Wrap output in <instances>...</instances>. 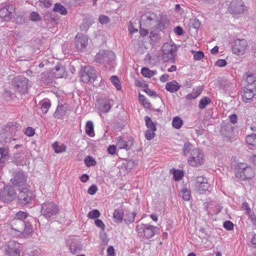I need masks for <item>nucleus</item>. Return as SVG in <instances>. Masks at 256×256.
<instances>
[{"mask_svg":"<svg viewBox=\"0 0 256 256\" xmlns=\"http://www.w3.org/2000/svg\"><path fill=\"white\" fill-rule=\"evenodd\" d=\"M114 58L115 55L112 52L100 50L96 54L95 60L105 66L106 70H110L113 67Z\"/></svg>","mask_w":256,"mask_h":256,"instance_id":"nucleus-1","label":"nucleus"},{"mask_svg":"<svg viewBox=\"0 0 256 256\" xmlns=\"http://www.w3.org/2000/svg\"><path fill=\"white\" fill-rule=\"evenodd\" d=\"M162 58L165 62L174 63L178 47L174 42H166L162 47Z\"/></svg>","mask_w":256,"mask_h":256,"instance_id":"nucleus-2","label":"nucleus"},{"mask_svg":"<svg viewBox=\"0 0 256 256\" xmlns=\"http://www.w3.org/2000/svg\"><path fill=\"white\" fill-rule=\"evenodd\" d=\"M136 230L140 236L147 240L152 238L160 232V228L158 227L148 224L138 225Z\"/></svg>","mask_w":256,"mask_h":256,"instance_id":"nucleus-3","label":"nucleus"},{"mask_svg":"<svg viewBox=\"0 0 256 256\" xmlns=\"http://www.w3.org/2000/svg\"><path fill=\"white\" fill-rule=\"evenodd\" d=\"M236 177L240 180H245L252 178L254 176L253 168L246 163L240 162L238 164Z\"/></svg>","mask_w":256,"mask_h":256,"instance_id":"nucleus-4","label":"nucleus"},{"mask_svg":"<svg viewBox=\"0 0 256 256\" xmlns=\"http://www.w3.org/2000/svg\"><path fill=\"white\" fill-rule=\"evenodd\" d=\"M59 211V206L53 202H46L41 204L40 214L48 220L56 215Z\"/></svg>","mask_w":256,"mask_h":256,"instance_id":"nucleus-5","label":"nucleus"},{"mask_svg":"<svg viewBox=\"0 0 256 256\" xmlns=\"http://www.w3.org/2000/svg\"><path fill=\"white\" fill-rule=\"evenodd\" d=\"M96 78V71L91 66L82 67L80 71V80L84 83L94 82Z\"/></svg>","mask_w":256,"mask_h":256,"instance_id":"nucleus-6","label":"nucleus"},{"mask_svg":"<svg viewBox=\"0 0 256 256\" xmlns=\"http://www.w3.org/2000/svg\"><path fill=\"white\" fill-rule=\"evenodd\" d=\"M204 161V154L198 149H194L191 152V156L188 160V163L192 166L201 165Z\"/></svg>","mask_w":256,"mask_h":256,"instance_id":"nucleus-7","label":"nucleus"},{"mask_svg":"<svg viewBox=\"0 0 256 256\" xmlns=\"http://www.w3.org/2000/svg\"><path fill=\"white\" fill-rule=\"evenodd\" d=\"M18 202L21 205H26L32 200L34 198V194L32 190L24 188L18 194Z\"/></svg>","mask_w":256,"mask_h":256,"instance_id":"nucleus-8","label":"nucleus"},{"mask_svg":"<svg viewBox=\"0 0 256 256\" xmlns=\"http://www.w3.org/2000/svg\"><path fill=\"white\" fill-rule=\"evenodd\" d=\"M16 194L13 186H6L0 192V200L4 202H8L13 200Z\"/></svg>","mask_w":256,"mask_h":256,"instance_id":"nucleus-9","label":"nucleus"},{"mask_svg":"<svg viewBox=\"0 0 256 256\" xmlns=\"http://www.w3.org/2000/svg\"><path fill=\"white\" fill-rule=\"evenodd\" d=\"M157 16L154 13L147 12L141 16L140 24L146 28H150L156 22Z\"/></svg>","mask_w":256,"mask_h":256,"instance_id":"nucleus-10","label":"nucleus"},{"mask_svg":"<svg viewBox=\"0 0 256 256\" xmlns=\"http://www.w3.org/2000/svg\"><path fill=\"white\" fill-rule=\"evenodd\" d=\"M20 244L12 240L8 242L6 254V256H20Z\"/></svg>","mask_w":256,"mask_h":256,"instance_id":"nucleus-11","label":"nucleus"},{"mask_svg":"<svg viewBox=\"0 0 256 256\" xmlns=\"http://www.w3.org/2000/svg\"><path fill=\"white\" fill-rule=\"evenodd\" d=\"M245 8L242 0H232L228 8V10L232 14H240L244 11Z\"/></svg>","mask_w":256,"mask_h":256,"instance_id":"nucleus-12","label":"nucleus"},{"mask_svg":"<svg viewBox=\"0 0 256 256\" xmlns=\"http://www.w3.org/2000/svg\"><path fill=\"white\" fill-rule=\"evenodd\" d=\"M28 79L22 76L14 79V83L16 90L22 94H25L28 90Z\"/></svg>","mask_w":256,"mask_h":256,"instance_id":"nucleus-13","label":"nucleus"},{"mask_svg":"<svg viewBox=\"0 0 256 256\" xmlns=\"http://www.w3.org/2000/svg\"><path fill=\"white\" fill-rule=\"evenodd\" d=\"M248 44L244 39H238L234 41L232 48L233 52L237 55H241L244 53Z\"/></svg>","mask_w":256,"mask_h":256,"instance_id":"nucleus-14","label":"nucleus"},{"mask_svg":"<svg viewBox=\"0 0 256 256\" xmlns=\"http://www.w3.org/2000/svg\"><path fill=\"white\" fill-rule=\"evenodd\" d=\"M27 176L22 171H18L14 175V178L10 181L14 186H21L26 184Z\"/></svg>","mask_w":256,"mask_h":256,"instance_id":"nucleus-15","label":"nucleus"},{"mask_svg":"<svg viewBox=\"0 0 256 256\" xmlns=\"http://www.w3.org/2000/svg\"><path fill=\"white\" fill-rule=\"evenodd\" d=\"M209 184L208 180L204 176H198L196 178V186L197 191L202 194L208 190Z\"/></svg>","mask_w":256,"mask_h":256,"instance_id":"nucleus-16","label":"nucleus"},{"mask_svg":"<svg viewBox=\"0 0 256 256\" xmlns=\"http://www.w3.org/2000/svg\"><path fill=\"white\" fill-rule=\"evenodd\" d=\"M75 41L77 50L82 51L86 47L88 38L82 34H78L75 37Z\"/></svg>","mask_w":256,"mask_h":256,"instance_id":"nucleus-17","label":"nucleus"},{"mask_svg":"<svg viewBox=\"0 0 256 256\" xmlns=\"http://www.w3.org/2000/svg\"><path fill=\"white\" fill-rule=\"evenodd\" d=\"M14 11L12 6L6 5L0 9V17L3 20L9 21L13 16Z\"/></svg>","mask_w":256,"mask_h":256,"instance_id":"nucleus-18","label":"nucleus"},{"mask_svg":"<svg viewBox=\"0 0 256 256\" xmlns=\"http://www.w3.org/2000/svg\"><path fill=\"white\" fill-rule=\"evenodd\" d=\"M256 95V87L254 88H250L244 87L242 92V98L244 102H249Z\"/></svg>","mask_w":256,"mask_h":256,"instance_id":"nucleus-19","label":"nucleus"},{"mask_svg":"<svg viewBox=\"0 0 256 256\" xmlns=\"http://www.w3.org/2000/svg\"><path fill=\"white\" fill-rule=\"evenodd\" d=\"M24 230L22 228H14L12 225H11V228L12 230L19 232L20 234L22 235L24 237L30 236L33 232L32 226L28 222L26 224L24 223Z\"/></svg>","mask_w":256,"mask_h":256,"instance_id":"nucleus-20","label":"nucleus"},{"mask_svg":"<svg viewBox=\"0 0 256 256\" xmlns=\"http://www.w3.org/2000/svg\"><path fill=\"white\" fill-rule=\"evenodd\" d=\"M81 242L76 239L74 238L72 240L70 246V250L72 254L80 253L82 250Z\"/></svg>","mask_w":256,"mask_h":256,"instance_id":"nucleus-21","label":"nucleus"},{"mask_svg":"<svg viewBox=\"0 0 256 256\" xmlns=\"http://www.w3.org/2000/svg\"><path fill=\"white\" fill-rule=\"evenodd\" d=\"M9 158L8 148L6 146L0 148V173L3 166V164L6 162Z\"/></svg>","mask_w":256,"mask_h":256,"instance_id":"nucleus-22","label":"nucleus"},{"mask_svg":"<svg viewBox=\"0 0 256 256\" xmlns=\"http://www.w3.org/2000/svg\"><path fill=\"white\" fill-rule=\"evenodd\" d=\"M68 107L66 105L58 104L54 114V118H62L66 113Z\"/></svg>","mask_w":256,"mask_h":256,"instance_id":"nucleus-23","label":"nucleus"},{"mask_svg":"<svg viewBox=\"0 0 256 256\" xmlns=\"http://www.w3.org/2000/svg\"><path fill=\"white\" fill-rule=\"evenodd\" d=\"M112 106L110 101L108 99H102L99 102V110L104 113H106L110 111Z\"/></svg>","mask_w":256,"mask_h":256,"instance_id":"nucleus-24","label":"nucleus"},{"mask_svg":"<svg viewBox=\"0 0 256 256\" xmlns=\"http://www.w3.org/2000/svg\"><path fill=\"white\" fill-rule=\"evenodd\" d=\"M180 88V85L176 80H174L167 82L165 88L167 91L171 93H174L178 92Z\"/></svg>","mask_w":256,"mask_h":256,"instance_id":"nucleus-25","label":"nucleus"},{"mask_svg":"<svg viewBox=\"0 0 256 256\" xmlns=\"http://www.w3.org/2000/svg\"><path fill=\"white\" fill-rule=\"evenodd\" d=\"M136 212H131L130 210H126L124 214V221L126 224L132 223L136 216Z\"/></svg>","mask_w":256,"mask_h":256,"instance_id":"nucleus-26","label":"nucleus"},{"mask_svg":"<svg viewBox=\"0 0 256 256\" xmlns=\"http://www.w3.org/2000/svg\"><path fill=\"white\" fill-rule=\"evenodd\" d=\"M202 88L198 86L193 89L192 92L186 96L187 100H190L197 98L202 92Z\"/></svg>","mask_w":256,"mask_h":256,"instance_id":"nucleus-27","label":"nucleus"},{"mask_svg":"<svg viewBox=\"0 0 256 256\" xmlns=\"http://www.w3.org/2000/svg\"><path fill=\"white\" fill-rule=\"evenodd\" d=\"M124 212L120 209H116L113 214L114 221L117 224H120L124 220Z\"/></svg>","mask_w":256,"mask_h":256,"instance_id":"nucleus-28","label":"nucleus"},{"mask_svg":"<svg viewBox=\"0 0 256 256\" xmlns=\"http://www.w3.org/2000/svg\"><path fill=\"white\" fill-rule=\"evenodd\" d=\"M116 146L120 149H125L126 150H129L130 148V146L128 144V142L124 140L122 137L119 136L116 139Z\"/></svg>","mask_w":256,"mask_h":256,"instance_id":"nucleus-29","label":"nucleus"},{"mask_svg":"<svg viewBox=\"0 0 256 256\" xmlns=\"http://www.w3.org/2000/svg\"><path fill=\"white\" fill-rule=\"evenodd\" d=\"M94 126L92 122L88 121L86 124V133L90 137H94Z\"/></svg>","mask_w":256,"mask_h":256,"instance_id":"nucleus-30","label":"nucleus"},{"mask_svg":"<svg viewBox=\"0 0 256 256\" xmlns=\"http://www.w3.org/2000/svg\"><path fill=\"white\" fill-rule=\"evenodd\" d=\"M28 216V214L27 212L23 211H19L16 213L14 218L17 220H20L18 223L22 226H23L24 222L22 220L26 219Z\"/></svg>","mask_w":256,"mask_h":256,"instance_id":"nucleus-31","label":"nucleus"},{"mask_svg":"<svg viewBox=\"0 0 256 256\" xmlns=\"http://www.w3.org/2000/svg\"><path fill=\"white\" fill-rule=\"evenodd\" d=\"M40 108L43 114H46L50 107L51 103L48 100H44L40 102Z\"/></svg>","mask_w":256,"mask_h":256,"instance_id":"nucleus-32","label":"nucleus"},{"mask_svg":"<svg viewBox=\"0 0 256 256\" xmlns=\"http://www.w3.org/2000/svg\"><path fill=\"white\" fill-rule=\"evenodd\" d=\"M52 10L54 12H59L62 15H66L67 14V10L60 3L54 4Z\"/></svg>","mask_w":256,"mask_h":256,"instance_id":"nucleus-33","label":"nucleus"},{"mask_svg":"<svg viewBox=\"0 0 256 256\" xmlns=\"http://www.w3.org/2000/svg\"><path fill=\"white\" fill-rule=\"evenodd\" d=\"M212 100L208 96L202 97L200 100L198 107L200 109L202 110L205 108L206 106L210 104Z\"/></svg>","mask_w":256,"mask_h":256,"instance_id":"nucleus-34","label":"nucleus"},{"mask_svg":"<svg viewBox=\"0 0 256 256\" xmlns=\"http://www.w3.org/2000/svg\"><path fill=\"white\" fill-rule=\"evenodd\" d=\"M54 72V76L56 78H60L64 76V68L62 65H57L55 68Z\"/></svg>","mask_w":256,"mask_h":256,"instance_id":"nucleus-35","label":"nucleus"},{"mask_svg":"<svg viewBox=\"0 0 256 256\" xmlns=\"http://www.w3.org/2000/svg\"><path fill=\"white\" fill-rule=\"evenodd\" d=\"M170 172L173 174L174 179L175 181L180 180L184 176V172L182 170L172 169Z\"/></svg>","mask_w":256,"mask_h":256,"instance_id":"nucleus-36","label":"nucleus"},{"mask_svg":"<svg viewBox=\"0 0 256 256\" xmlns=\"http://www.w3.org/2000/svg\"><path fill=\"white\" fill-rule=\"evenodd\" d=\"M52 148L56 153H61L66 150V147L64 144L59 145L58 142H56L52 144Z\"/></svg>","mask_w":256,"mask_h":256,"instance_id":"nucleus-37","label":"nucleus"},{"mask_svg":"<svg viewBox=\"0 0 256 256\" xmlns=\"http://www.w3.org/2000/svg\"><path fill=\"white\" fill-rule=\"evenodd\" d=\"M144 120L146 122V126L148 128V130H156L154 123L152 120L151 118L149 116H146L144 117Z\"/></svg>","mask_w":256,"mask_h":256,"instance_id":"nucleus-38","label":"nucleus"},{"mask_svg":"<svg viewBox=\"0 0 256 256\" xmlns=\"http://www.w3.org/2000/svg\"><path fill=\"white\" fill-rule=\"evenodd\" d=\"M183 124V120L179 117H174L172 121V126L176 129H180Z\"/></svg>","mask_w":256,"mask_h":256,"instance_id":"nucleus-39","label":"nucleus"},{"mask_svg":"<svg viewBox=\"0 0 256 256\" xmlns=\"http://www.w3.org/2000/svg\"><path fill=\"white\" fill-rule=\"evenodd\" d=\"M246 142L248 146H256V134H252L246 137Z\"/></svg>","mask_w":256,"mask_h":256,"instance_id":"nucleus-40","label":"nucleus"},{"mask_svg":"<svg viewBox=\"0 0 256 256\" xmlns=\"http://www.w3.org/2000/svg\"><path fill=\"white\" fill-rule=\"evenodd\" d=\"M110 81L114 86L117 90H120L122 89L120 80L117 76H111Z\"/></svg>","mask_w":256,"mask_h":256,"instance_id":"nucleus-41","label":"nucleus"},{"mask_svg":"<svg viewBox=\"0 0 256 256\" xmlns=\"http://www.w3.org/2000/svg\"><path fill=\"white\" fill-rule=\"evenodd\" d=\"M182 198L184 200L188 201L191 197L190 192L187 188H183L180 192Z\"/></svg>","mask_w":256,"mask_h":256,"instance_id":"nucleus-42","label":"nucleus"},{"mask_svg":"<svg viewBox=\"0 0 256 256\" xmlns=\"http://www.w3.org/2000/svg\"><path fill=\"white\" fill-rule=\"evenodd\" d=\"M84 163L87 167H90L96 166V162L92 156H88L86 157Z\"/></svg>","mask_w":256,"mask_h":256,"instance_id":"nucleus-43","label":"nucleus"},{"mask_svg":"<svg viewBox=\"0 0 256 256\" xmlns=\"http://www.w3.org/2000/svg\"><path fill=\"white\" fill-rule=\"evenodd\" d=\"M100 215V212L98 210H94L88 213V217L90 219H96Z\"/></svg>","mask_w":256,"mask_h":256,"instance_id":"nucleus-44","label":"nucleus"},{"mask_svg":"<svg viewBox=\"0 0 256 256\" xmlns=\"http://www.w3.org/2000/svg\"><path fill=\"white\" fill-rule=\"evenodd\" d=\"M192 145L188 142L184 143L183 148V153L184 156H186L190 152Z\"/></svg>","mask_w":256,"mask_h":256,"instance_id":"nucleus-45","label":"nucleus"},{"mask_svg":"<svg viewBox=\"0 0 256 256\" xmlns=\"http://www.w3.org/2000/svg\"><path fill=\"white\" fill-rule=\"evenodd\" d=\"M246 80L248 84H252L256 82V74L254 73L248 74Z\"/></svg>","mask_w":256,"mask_h":256,"instance_id":"nucleus-46","label":"nucleus"},{"mask_svg":"<svg viewBox=\"0 0 256 256\" xmlns=\"http://www.w3.org/2000/svg\"><path fill=\"white\" fill-rule=\"evenodd\" d=\"M156 130H146L145 132V137L148 140H152L155 136V132Z\"/></svg>","mask_w":256,"mask_h":256,"instance_id":"nucleus-47","label":"nucleus"},{"mask_svg":"<svg viewBox=\"0 0 256 256\" xmlns=\"http://www.w3.org/2000/svg\"><path fill=\"white\" fill-rule=\"evenodd\" d=\"M224 228L228 230H232L234 229V225L233 223L230 221L226 220L224 222L223 225Z\"/></svg>","mask_w":256,"mask_h":256,"instance_id":"nucleus-48","label":"nucleus"},{"mask_svg":"<svg viewBox=\"0 0 256 256\" xmlns=\"http://www.w3.org/2000/svg\"><path fill=\"white\" fill-rule=\"evenodd\" d=\"M40 16L36 12H32L30 15V20L33 22L39 21L40 20Z\"/></svg>","mask_w":256,"mask_h":256,"instance_id":"nucleus-49","label":"nucleus"},{"mask_svg":"<svg viewBox=\"0 0 256 256\" xmlns=\"http://www.w3.org/2000/svg\"><path fill=\"white\" fill-rule=\"evenodd\" d=\"M141 73L146 78H151L150 70L147 68H142L141 70Z\"/></svg>","mask_w":256,"mask_h":256,"instance_id":"nucleus-50","label":"nucleus"},{"mask_svg":"<svg viewBox=\"0 0 256 256\" xmlns=\"http://www.w3.org/2000/svg\"><path fill=\"white\" fill-rule=\"evenodd\" d=\"M192 52H194V58L195 60H200L204 57V54L202 51H198L196 52L192 51Z\"/></svg>","mask_w":256,"mask_h":256,"instance_id":"nucleus-51","label":"nucleus"},{"mask_svg":"<svg viewBox=\"0 0 256 256\" xmlns=\"http://www.w3.org/2000/svg\"><path fill=\"white\" fill-rule=\"evenodd\" d=\"M41 6L45 8H50L52 4V0H39Z\"/></svg>","mask_w":256,"mask_h":256,"instance_id":"nucleus-52","label":"nucleus"},{"mask_svg":"<svg viewBox=\"0 0 256 256\" xmlns=\"http://www.w3.org/2000/svg\"><path fill=\"white\" fill-rule=\"evenodd\" d=\"M96 226L100 228L102 230H104L106 228L104 224L100 219H96L94 221Z\"/></svg>","mask_w":256,"mask_h":256,"instance_id":"nucleus-53","label":"nucleus"},{"mask_svg":"<svg viewBox=\"0 0 256 256\" xmlns=\"http://www.w3.org/2000/svg\"><path fill=\"white\" fill-rule=\"evenodd\" d=\"M99 22L102 24H106L109 21V18L104 15H101L98 18Z\"/></svg>","mask_w":256,"mask_h":256,"instance_id":"nucleus-54","label":"nucleus"},{"mask_svg":"<svg viewBox=\"0 0 256 256\" xmlns=\"http://www.w3.org/2000/svg\"><path fill=\"white\" fill-rule=\"evenodd\" d=\"M97 190V186L96 184H92L88 188V192L90 195H94L96 193Z\"/></svg>","mask_w":256,"mask_h":256,"instance_id":"nucleus-55","label":"nucleus"},{"mask_svg":"<svg viewBox=\"0 0 256 256\" xmlns=\"http://www.w3.org/2000/svg\"><path fill=\"white\" fill-rule=\"evenodd\" d=\"M35 133L34 130L32 127H28L24 132L26 135L28 136H32Z\"/></svg>","mask_w":256,"mask_h":256,"instance_id":"nucleus-56","label":"nucleus"},{"mask_svg":"<svg viewBox=\"0 0 256 256\" xmlns=\"http://www.w3.org/2000/svg\"><path fill=\"white\" fill-rule=\"evenodd\" d=\"M168 24V23L166 22V20L164 21L163 20H160L158 22V28L160 30H164V28H166Z\"/></svg>","mask_w":256,"mask_h":256,"instance_id":"nucleus-57","label":"nucleus"},{"mask_svg":"<svg viewBox=\"0 0 256 256\" xmlns=\"http://www.w3.org/2000/svg\"><path fill=\"white\" fill-rule=\"evenodd\" d=\"M174 32L178 36H181L184 34V31L182 28L180 26H178L174 28Z\"/></svg>","mask_w":256,"mask_h":256,"instance_id":"nucleus-58","label":"nucleus"},{"mask_svg":"<svg viewBox=\"0 0 256 256\" xmlns=\"http://www.w3.org/2000/svg\"><path fill=\"white\" fill-rule=\"evenodd\" d=\"M116 146L110 145L108 148V152L111 155H114L116 153Z\"/></svg>","mask_w":256,"mask_h":256,"instance_id":"nucleus-59","label":"nucleus"},{"mask_svg":"<svg viewBox=\"0 0 256 256\" xmlns=\"http://www.w3.org/2000/svg\"><path fill=\"white\" fill-rule=\"evenodd\" d=\"M248 218L250 220L251 222L253 224V225L256 226V216L254 214V212H250L248 214Z\"/></svg>","mask_w":256,"mask_h":256,"instance_id":"nucleus-60","label":"nucleus"},{"mask_svg":"<svg viewBox=\"0 0 256 256\" xmlns=\"http://www.w3.org/2000/svg\"><path fill=\"white\" fill-rule=\"evenodd\" d=\"M226 62L225 60L220 59L218 60L216 62V65L219 67H224L226 65Z\"/></svg>","mask_w":256,"mask_h":256,"instance_id":"nucleus-61","label":"nucleus"},{"mask_svg":"<svg viewBox=\"0 0 256 256\" xmlns=\"http://www.w3.org/2000/svg\"><path fill=\"white\" fill-rule=\"evenodd\" d=\"M107 256H115L114 249L112 246H110L108 248Z\"/></svg>","mask_w":256,"mask_h":256,"instance_id":"nucleus-62","label":"nucleus"},{"mask_svg":"<svg viewBox=\"0 0 256 256\" xmlns=\"http://www.w3.org/2000/svg\"><path fill=\"white\" fill-rule=\"evenodd\" d=\"M242 207L244 209L246 210V213L247 214L251 212L250 208L249 205L247 202H243L242 204Z\"/></svg>","mask_w":256,"mask_h":256,"instance_id":"nucleus-63","label":"nucleus"},{"mask_svg":"<svg viewBox=\"0 0 256 256\" xmlns=\"http://www.w3.org/2000/svg\"><path fill=\"white\" fill-rule=\"evenodd\" d=\"M140 25V34L141 36H146L148 34V30L142 27Z\"/></svg>","mask_w":256,"mask_h":256,"instance_id":"nucleus-64","label":"nucleus"}]
</instances>
